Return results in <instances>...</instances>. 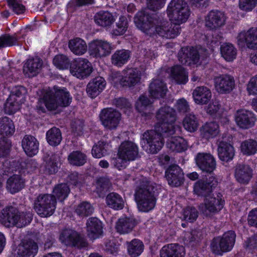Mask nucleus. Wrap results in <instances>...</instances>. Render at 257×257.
Instances as JSON below:
<instances>
[{
	"label": "nucleus",
	"instance_id": "nucleus-1",
	"mask_svg": "<svg viewBox=\"0 0 257 257\" xmlns=\"http://www.w3.org/2000/svg\"><path fill=\"white\" fill-rule=\"evenodd\" d=\"M137 27L150 36L157 34L164 37L163 33H167L169 22L160 18L157 15H150L147 11L139 12L134 18Z\"/></svg>",
	"mask_w": 257,
	"mask_h": 257
},
{
	"label": "nucleus",
	"instance_id": "nucleus-2",
	"mask_svg": "<svg viewBox=\"0 0 257 257\" xmlns=\"http://www.w3.org/2000/svg\"><path fill=\"white\" fill-rule=\"evenodd\" d=\"M155 188V183L147 180L141 181L136 187L134 197L140 211L148 212L154 208L156 202Z\"/></svg>",
	"mask_w": 257,
	"mask_h": 257
},
{
	"label": "nucleus",
	"instance_id": "nucleus-3",
	"mask_svg": "<svg viewBox=\"0 0 257 257\" xmlns=\"http://www.w3.org/2000/svg\"><path fill=\"white\" fill-rule=\"evenodd\" d=\"M32 219V213L20 212L12 206L4 208L0 213V222L8 227L16 226L21 228L29 224Z\"/></svg>",
	"mask_w": 257,
	"mask_h": 257
},
{
	"label": "nucleus",
	"instance_id": "nucleus-4",
	"mask_svg": "<svg viewBox=\"0 0 257 257\" xmlns=\"http://www.w3.org/2000/svg\"><path fill=\"white\" fill-rule=\"evenodd\" d=\"M156 118L158 122L155 127L160 128L162 132L168 134V136L175 134L177 130L180 131L178 126L173 125L177 119V113L173 108L168 106L161 107L157 111Z\"/></svg>",
	"mask_w": 257,
	"mask_h": 257
},
{
	"label": "nucleus",
	"instance_id": "nucleus-5",
	"mask_svg": "<svg viewBox=\"0 0 257 257\" xmlns=\"http://www.w3.org/2000/svg\"><path fill=\"white\" fill-rule=\"evenodd\" d=\"M43 100L47 108L52 110L59 106H68L71 102L72 98L66 88L61 89L54 86L53 89L44 91Z\"/></svg>",
	"mask_w": 257,
	"mask_h": 257
},
{
	"label": "nucleus",
	"instance_id": "nucleus-6",
	"mask_svg": "<svg viewBox=\"0 0 257 257\" xmlns=\"http://www.w3.org/2000/svg\"><path fill=\"white\" fill-rule=\"evenodd\" d=\"M168 134L161 132L160 128L155 127V130L148 131L144 133L142 141L147 152L151 154L157 153L164 144V137H168Z\"/></svg>",
	"mask_w": 257,
	"mask_h": 257
},
{
	"label": "nucleus",
	"instance_id": "nucleus-7",
	"mask_svg": "<svg viewBox=\"0 0 257 257\" xmlns=\"http://www.w3.org/2000/svg\"><path fill=\"white\" fill-rule=\"evenodd\" d=\"M56 203V199L53 195L40 194L35 200L34 208L39 215L47 217L54 213Z\"/></svg>",
	"mask_w": 257,
	"mask_h": 257
},
{
	"label": "nucleus",
	"instance_id": "nucleus-8",
	"mask_svg": "<svg viewBox=\"0 0 257 257\" xmlns=\"http://www.w3.org/2000/svg\"><path fill=\"white\" fill-rule=\"evenodd\" d=\"M167 13L174 22L182 24L186 22L190 11L187 3L183 0H172L168 6Z\"/></svg>",
	"mask_w": 257,
	"mask_h": 257
},
{
	"label": "nucleus",
	"instance_id": "nucleus-9",
	"mask_svg": "<svg viewBox=\"0 0 257 257\" xmlns=\"http://www.w3.org/2000/svg\"><path fill=\"white\" fill-rule=\"evenodd\" d=\"M236 234L233 231L225 232L222 236L215 237L210 244L211 251L216 255L230 251L235 243Z\"/></svg>",
	"mask_w": 257,
	"mask_h": 257
},
{
	"label": "nucleus",
	"instance_id": "nucleus-10",
	"mask_svg": "<svg viewBox=\"0 0 257 257\" xmlns=\"http://www.w3.org/2000/svg\"><path fill=\"white\" fill-rule=\"evenodd\" d=\"M91 63L85 58H79L75 59L70 67L71 73L78 78L83 79L92 72Z\"/></svg>",
	"mask_w": 257,
	"mask_h": 257
},
{
	"label": "nucleus",
	"instance_id": "nucleus-11",
	"mask_svg": "<svg viewBox=\"0 0 257 257\" xmlns=\"http://www.w3.org/2000/svg\"><path fill=\"white\" fill-rule=\"evenodd\" d=\"M99 117L103 126L107 129L112 130L117 126L121 114L113 108H107L101 110Z\"/></svg>",
	"mask_w": 257,
	"mask_h": 257
},
{
	"label": "nucleus",
	"instance_id": "nucleus-12",
	"mask_svg": "<svg viewBox=\"0 0 257 257\" xmlns=\"http://www.w3.org/2000/svg\"><path fill=\"white\" fill-rule=\"evenodd\" d=\"M89 53L94 58H101L108 55L112 50L111 44L104 40L96 39L89 44Z\"/></svg>",
	"mask_w": 257,
	"mask_h": 257
},
{
	"label": "nucleus",
	"instance_id": "nucleus-13",
	"mask_svg": "<svg viewBox=\"0 0 257 257\" xmlns=\"http://www.w3.org/2000/svg\"><path fill=\"white\" fill-rule=\"evenodd\" d=\"M218 184L217 180L213 176H210L206 180L197 181L194 187V192L198 196L205 198L211 196L212 189Z\"/></svg>",
	"mask_w": 257,
	"mask_h": 257
},
{
	"label": "nucleus",
	"instance_id": "nucleus-14",
	"mask_svg": "<svg viewBox=\"0 0 257 257\" xmlns=\"http://www.w3.org/2000/svg\"><path fill=\"white\" fill-rule=\"evenodd\" d=\"M223 207V200L219 196H210L204 199V203L200 205V211L206 216L219 212Z\"/></svg>",
	"mask_w": 257,
	"mask_h": 257
},
{
	"label": "nucleus",
	"instance_id": "nucleus-15",
	"mask_svg": "<svg viewBox=\"0 0 257 257\" xmlns=\"http://www.w3.org/2000/svg\"><path fill=\"white\" fill-rule=\"evenodd\" d=\"M198 167L203 172L211 173L216 168L215 158L210 153H199L195 157Z\"/></svg>",
	"mask_w": 257,
	"mask_h": 257
},
{
	"label": "nucleus",
	"instance_id": "nucleus-16",
	"mask_svg": "<svg viewBox=\"0 0 257 257\" xmlns=\"http://www.w3.org/2000/svg\"><path fill=\"white\" fill-rule=\"evenodd\" d=\"M165 176L169 185L172 187H179L184 183V173L177 165L170 166L166 170Z\"/></svg>",
	"mask_w": 257,
	"mask_h": 257
},
{
	"label": "nucleus",
	"instance_id": "nucleus-17",
	"mask_svg": "<svg viewBox=\"0 0 257 257\" xmlns=\"http://www.w3.org/2000/svg\"><path fill=\"white\" fill-rule=\"evenodd\" d=\"M235 120L239 127L248 129L254 125L256 118L252 112L241 109L236 111L235 114Z\"/></svg>",
	"mask_w": 257,
	"mask_h": 257
},
{
	"label": "nucleus",
	"instance_id": "nucleus-18",
	"mask_svg": "<svg viewBox=\"0 0 257 257\" xmlns=\"http://www.w3.org/2000/svg\"><path fill=\"white\" fill-rule=\"evenodd\" d=\"M216 90L220 93H228L231 92L235 86L234 77L228 74H223L214 78Z\"/></svg>",
	"mask_w": 257,
	"mask_h": 257
},
{
	"label": "nucleus",
	"instance_id": "nucleus-19",
	"mask_svg": "<svg viewBox=\"0 0 257 257\" xmlns=\"http://www.w3.org/2000/svg\"><path fill=\"white\" fill-rule=\"evenodd\" d=\"M117 155L127 161H134L139 156L138 148L133 142L125 141L119 146Z\"/></svg>",
	"mask_w": 257,
	"mask_h": 257
},
{
	"label": "nucleus",
	"instance_id": "nucleus-20",
	"mask_svg": "<svg viewBox=\"0 0 257 257\" xmlns=\"http://www.w3.org/2000/svg\"><path fill=\"white\" fill-rule=\"evenodd\" d=\"M38 250L36 242L32 239L25 240L18 246L16 257H34Z\"/></svg>",
	"mask_w": 257,
	"mask_h": 257
},
{
	"label": "nucleus",
	"instance_id": "nucleus-21",
	"mask_svg": "<svg viewBox=\"0 0 257 257\" xmlns=\"http://www.w3.org/2000/svg\"><path fill=\"white\" fill-rule=\"evenodd\" d=\"M178 59L184 65H190L197 64L199 60V55L198 51L193 47H184L179 52Z\"/></svg>",
	"mask_w": 257,
	"mask_h": 257
},
{
	"label": "nucleus",
	"instance_id": "nucleus-22",
	"mask_svg": "<svg viewBox=\"0 0 257 257\" xmlns=\"http://www.w3.org/2000/svg\"><path fill=\"white\" fill-rule=\"evenodd\" d=\"M225 17L219 11H211L205 17V26L210 30H215L225 24Z\"/></svg>",
	"mask_w": 257,
	"mask_h": 257
},
{
	"label": "nucleus",
	"instance_id": "nucleus-23",
	"mask_svg": "<svg viewBox=\"0 0 257 257\" xmlns=\"http://www.w3.org/2000/svg\"><path fill=\"white\" fill-rule=\"evenodd\" d=\"M237 40L239 45L245 43L248 48L257 49V28L240 32L237 37Z\"/></svg>",
	"mask_w": 257,
	"mask_h": 257
},
{
	"label": "nucleus",
	"instance_id": "nucleus-24",
	"mask_svg": "<svg viewBox=\"0 0 257 257\" xmlns=\"http://www.w3.org/2000/svg\"><path fill=\"white\" fill-rule=\"evenodd\" d=\"M217 151L219 159L225 162L232 160L234 156V148L223 139L218 141Z\"/></svg>",
	"mask_w": 257,
	"mask_h": 257
},
{
	"label": "nucleus",
	"instance_id": "nucleus-25",
	"mask_svg": "<svg viewBox=\"0 0 257 257\" xmlns=\"http://www.w3.org/2000/svg\"><path fill=\"white\" fill-rule=\"evenodd\" d=\"M43 62L38 57L28 59L23 66L24 74L28 77L36 76L40 71Z\"/></svg>",
	"mask_w": 257,
	"mask_h": 257
},
{
	"label": "nucleus",
	"instance_id": "nucleus-26",
	"mask_svg": "<svg viewBox=\"0 0 257 257\" xmlns=\"http://www.w3.org/2000/svg\"><path fill=\"white\" fill-rule=\"evenodd\" d=\"M106 82L102 77H96L92 79L87 84L86 92L91 98H95L103 90Z\"/></svg>",
	"mask_w": 257,
	"mask_h": 257
},
{
	"label": "nucleus",
	"instance_id": "nucleus-27",
	"mask_svg": "<svg viewBox=\"0 0 257 257\" xmlns=\"http://www.w3.org/2000/svg\"><path fill=\"white\" fill-rule=\"evenodd\" d=\"M160 257H184L185 250L182 245L171 243L164 246L160 252Z\"/></svg>",
	"mask_w": 257,
	"mask_h": 257
},
{
	"label": "nucleus",
	"instance_id": "nucleus-28",
	"mask_svg": "<svg viewBox=\"0 0 257 257\" xmlns=\"http://www.w3.org/2000/svg\"><path fill=\"white\" fill-rule=\"evenodd\" d=\"M211 90L202 86L196 87L193 91L192 96L195 103L199 105L207 104L211 98Z\"/></svg>",
	"mask_w": 257,
	"mask_h": 257
},
{
	"label": "nucleus",
	"instance_id": "nucleus-29",
	"mask_svg": "<svg viewBox=\"0 0 257 257\" xmlns=\"http://www.w3.org/2000/svg\"><path fill=\"white\" fill-rule=\"evenodd\" d=\"M45 171L49 174L57 173L59 168V158L57 155L52 152H47L43 156Z\"/></svg>",
	"mask_w": 257,
	"mask_h": 257
},
{
	"label": "nucleus",
	"instance_id": "nucleus-30",
	"mask_svg": "<svg viewBox=\"0 0 257 257\" xmlns=\"http://www.w3.org/2000/svg\"><path fill=\"white\" fill-rule=\"evenodd\" d=\"M86 230L90 239L94 240L98 238L102 233L101 222L95 217L89 218L86 223Z\"/></svg>",
	"mask_w": 257,
	"mask_h": 257
},
{
	"label": "nucleus",
	"instance_id": "nucleus-31",
	"mask_svg": "<svg viewBox=\"0 0 257 257\" xmlns=\"http://www.w3.org/2000/svg\"><path fill=\"white\" fill-rule=\"evenodd\" d=\"M123 79L121 86L132 87L138 84L141 79L139 70L135 68H128L123 71Z\"/></svg>",
	"mask_w": 257,
	"mask_h": 257
},
{
	"label": "nucleus",
	"instance_id": "nucleus-32",
	"mask_svg": "<svg viewBox=\"0 0 257 257\" xmlns=\"http://www.w3.org/2000/svg\"><path fill=\"white\" fill-rule=\"evenodd\" d=\"M22 145L26 154L32 157L38 152L39 143L38 140L31 135H26L24 137Z\"/></svg>",
	"mask_w": 257,
	"mask_h": 257
},
{
	"label": "nucleus",
	"instance_id": "nucleus-33",
	"mask_svg": "<svg viewBox=\"0 0 257 257\" xmlns=\"http://www.w3.org/2000/svg\"><path fill=\"white\" fill-rule=\"evenodd\" d=\"M167 90L166 84L159 79L154 80L150 84L149 93L150 96L155 99L164 98Z\"/></svg>",
	"mask_w": 257,
	"mask_h": 257
},
{
	"label": "nucleus",
	"instance_id": "nucleus-34",
	"mask_svg": "<svg viewBox=\"0 0 257 257\" xmlns=\"http://www.w3.org/2000/svg\"><path fill=\"white\" fill-rule=\"evenodd\" d=\"M137 224L136 221L130 217L119 218L116 223L115 228L120 234H127L134 229Z\"/></svg>",
	"mask_w": 257,
	"mask_h": 257
},
{
	"label": "nucleus",
	"instance_id": "nucleus-35",
	"mask_svg": "<svg viewBox=\"0 0 257 257\" xmlns=\"http://www.w3.org/2000/svg\"><path fill=\"white\" fill-rule=\"evenodd\" d=\"M25 179L20 175L15 174L7 181L6 188L12 194L18 192L25 186Z\"/></svg>",
	"mask_w": 257,
	"mask_h": 257
},
{
	"label": "nucleus",
	"instance_id": "nucleus-36",
	"mask_svg": "<svg viewBox=\"0 0 257 257\" xmlns=\"http://www.w3.org/2000/svg\"><path fill=\"white\" fill-rule=\"evenodd\" d=\"M235 176L240 183H247L252 176V170L249 166L244 164H238L235 170Z\"/></svg>",
	"mask_w": 257,
	"mask_h": 257
},
{
	"label": "nucleus",
	"instance_id": "nucleus-37",
	"mask_svg": "<svg viewBox=\"0 0 257 257\" xmlns=\"http://www.w3.org/2000/svg\"><path fill=\"white\" fill-rule=\"evenodd\" d=\"M68 47L71 52L77 56L84 54L87 50L86 43L80 38L70 40L68 42Z\"/></svg>",
	"mask_w": 257,
	"mask_h": 257
},
{
	"label": "nucleus",
	"instance_id": "nucleus-38",
	"mask_svg": "<svg viewBox=\"0 0 257 257\" xmlns=\"http://www.w3.org/2000/svg\"><path fill=\"white\" fill-rule=\"evenodd\" d=\"M94 21L98 25L108 28L114 23L115 19L110 13L107 11H100L95 14Z\"/></svg>",
	"mask_w": 257,
	"mask_h": 257
},
{
	"label": "nucleus",
	"instance_id": "nucleus-39",
	"mask_svg": "<svg viewBox=\"0 0 257 257\" xmlns=\"http://www.w3.org/2000/svg\"><path fill=\"white\" fill-rule=\"evenodd\" d=\"M131 51L121 49L116 51L111 56V63L114 66L121 67L125 64L131 57Z\"/></svg>",
	"mask_w": 257,
	"mask_h": 257
},
{
	"label": "nucleus",
	"instance_id": "nucleus-40",
	"mask_svg": "<svg viewBox=\"0 0 257 257\" xmlns=\"http://www.w3.org/2000/svg\"><path fill=\"white\" fill-rule=\"evenodd\" d=\"M107 205L114 210H121L124 206V201L122 197L118 193L111 192L106 197Z\"/></svg>",
	"mask_w": 257,
	"mask_h": 257
},
{
	"label": "nucleus",
	"instance_id": "nucleus-41",
	"mask_svg": "<svg viewBox=\"0 0 257 257\" xmlns=\"http://www.w3.org/2000/svg\"><path fill=\"white\" fill-rule=\"evenodd\" d=\"M219 132V126L215 122H207L200 129L201 135L206 139L215 137Z\"/></svg>",
	"mask_w": 257,
	"mask_h": 257
},
{
	"label": "nucleus",
	"instance_id": "nucleus-42",
	"mask_svg": "<svg viewBox=\"0 0 257 257\" xmlns=\"http://www.w3.org/2000/svg\"><path fill=\"white\" fill-rule=\"evenodd\" d=\"M167 147L173 152H181L187 148V144L183 138H172L167 144Z\"/></svg>",
	"mask_w": 257,
	"mask_h": 257
},
{
	"label": "nucleus",
	"instance_id": "nucleus-43",
	"mask_svg": "<svg viewBox=\"0 0 257 257\" xmlns=\"http://www.w3.org/2000/svg\"><path fill=\"white\" fill-rule=\"evenodd\" d=\"M171 76L179 84H184L188 81V74L185 69L180 65L174 66L171 70Z\"/></svg>",
	"mask_w": 257,
	"mask_h": 257
},
{
	"label": "nucleus",
	"instance_id": "nucleus-44",
	"mask_svg": "<svg viewBox=\"0 0 257 257\" xmlns=\"http://www.w3.org/2000/svg\"><path fill=\"white\" fill-rule=\"evenodd\" d=\"M127 252L132 257H137L143 251L144 245L142 241L134 239L126 242Z\"/></svg>",
	"mask_w": 257,
	"mask_h": 257
},
{
	"label": "nucleus",
	"instance_id": "nucleus-45",
	"mask_svg": "<svg viewBox=\"0 0 257 257\" xmlns=\"http://www.w3.org/2000/svg\"><path fill=\"white\" fill-rule=\"evenodd\" d=\"M183 125L187 131L191 133L194 132L199 126L198 118L194 113H189L184 118Z\"/></svg>",
	"mask_w": 257,
	"mask_h": 257
},
{
	"label": "nucleus",
	"instance_id": "nucleus-46",
	"mask_svg": "<svg viewBox=\"0 0 257 257\" xmlns=\"http://www.w3.org/2000/svg\"><path fill=\"white\" fill-rule=\"evenodd\" d=\"M62 138L60 130L56 127L51 128L46 133L47 142L52 146H57L59 145Z\"/></svg>",
	"mask_w": 257,
	"mask_h": 257
},
{
	"label": "nucleus",
	"instance_id": "nucleus-47",
	"mask_svg": "<svg viewBox=\"0 0 257 257\" xmlns=\"http://www.w3.org/2000/svg\"><path fill=\"white\" fill-rule=\"evenodd\" d=\"M15 128L13 121L5 116L0 118V134L12 136L15 132Z\"/></svg>",
	"mask_w": 257,
	"mask_h": 257
},
{
	"label": "nucleus",
	"instance_id": "nucleus-48",
	"mask_svg": "<svg viewBox=\"0 0 257 257\" xmlns=\"http://www.w3.org/2000/svg\"><path fill=\"white\" fill-rule=\"evenodd\" d=\"M68 160L71 165L81 166L86 162L87 157L80 151H73L68 156Z\"/></svg>",
	"mask_w": 257,
	"mask_h": 257
},
{
	"label": "nucleus",
	"instance_id": "nucleus-49",
	"mask_svg": "<svg viewBox=\"0 0 257 257\" xmlns=\"http://www.w3.org/2000/svg\"><path fill=\"white\" fill-rule=\"evenodd\" d=\"M240 150L244 155H253L257 151V142L251 139L245 140L241 143Z\"/></svg>",
	"mask_w": 257,
	"mask_h": 257
},
{
	"label": "nucleus",
	"instance_id": "nucleus-50",
	"mask_svg": "<svg viewBox=\"0 0 257 257\" xmlns=\"http://www.w3.org/2000/svg\"><path fill=\"white\" fill-rule=\"evenodd\" d=\"M78 236V233L73 230L66 229L61 232L60 235V240L66 245L71 246L76 238Z\"/></svg>",
	"mask_w": 257,
	"mask_h": 257
},
{
	"label": "nucleus",
	"instance_id": "nucleus-51",
	"mask_svg": "<svg viewBox=\"0 0 257 257\" xmlns=\"http://www.w3.org/2000/svg\"><path fill=\"white\" fill-rule=\"evenodd\" d=\"M220 51L222 57L226 60L230 61L235 58L236 50L231 44H224L221 46Z\"/></svg>",
	"mask_w": 257,
	"mask_h": 257
},
{
	"label": "nucleus",
	"instance_id": "nucleus-52",
	"mask_svg": "<svg viewBox=\"0 0 257 257\" xmlns=\"http://www.w3.org/2000/svg\"><path fill=\"white\" fill-rule=\"evenodd\" d=\"M111 187L109 179L106 177H100L96 182V191L100 197L109 190Z\"/></svg>",
	"mask_w": 257,
	"mask_h": 257
},
{
	"label": "nucleus",
	"instance_id": "nucleus-53",
	"mask_svg": "<svg viewBox=\"0 0 257 257\" xmlns=\"http://www.w3.org/2000/svg\"><path fill=\"white\" fill-rule=\"evenodd\" d=\"M69 192L70 189L67 184L62 183L55 186L53 189V195L62 201L68 196Z\"/></svg>",
	"mask_w": 257,
	"mask_h": 257
},
{
	"label": "nucleus",
	"instance_id": "nucleus-54",
	"mask_svg": "<svg viewBox=\"0 0 257 257\" xmlns=\"http://www.w3.org/2000/svg\"><path fill=\"white\" fill-rule=\"evenodd\" d=\"M94 211L93 206L87 202L79 204L75 209V212L80 217H86L92 214Z\"/></svg>",
	"mask_w": 257,
	"mask_h": 257
},
{
	"label": "nucleus",
	"instance_id": "nucleus-55",
	"mask_svg": "<svg viewBox=\"0 0 257 257\" xmlns=\"http://www.w3.org/2000/svg\"><path fill=\"white\" fill-rule=\"evenodd\" d=\"M128 23L126 18L121 16L116 23V28L113 30V34L116 36L123 35L127 30Z\"/></svg>",
	"mask_w": 257,
	"mask_h": 257
},
{
	"label": "nucleus",
	"instance_id": "nucleus-56",
	"mask_svg": "<svg viewBox=\"0 0 257 257\" xmlns=\"http://www.w3.org/2000/svg\"><path fill=\"white\" fill-rule=\"evenodd\" d=\"M53 62L54 65L59 69H67L70 65V60L66 56L64 55L55 56Z\"/></svg>",
	"mask_w": 257,
	"mask_h": 257
},
{
	"label": "nucleus",
	"instance_id": "nucleus-57",
	"mask_svg": "<svg viewBox=\"0 0 257 257\" xmlns=\"http://www.w3.org/2000/svg\"><path fill=\"white\" fill-rule=\"evenodd\" d=\"M181 28L180 24L176 22L173 23H169V26L167 29L166 33H163L164 38L167 39H173L175 38L180 33Z\"/></svg>",
	"mask_w": 257,
	"mask_h": 257
},
{
	"label": "nucleus",
	"instance_id": "nucleus-58",
	"mask_svg": "<svg viewBox=\"0 0 257 257\" xmlns=\"http://www.w3.org/2000/svg\"><path fill=\"white\" fill-rule=\"evenodd\" d=\"M92 156L96 158H100L107 153L106 144L104 142L99 141L92 149Z\"/></svg>",
	"mask_w": 257,
	"mask_h": 257
},
{
	"label": "nucleus",
	"instance_id": "nucleus-59",
	"mask_svg": "<svg viewBox=\"0 0 257 257\" xmlns=\"http://www.w3.org/2000/svg\"><path fill=\"white\" fill-rule=\"evenodd\" d=\"M152 103L153 102L147 96L141 95L136 101L135 106L138 111L144 112Z\"/></svg>",
	"mask_w": 257,
	"mask_h": 257
},
{
	"label": "nucleus",
	"instance_id": "nucleus-60",
	"mask_svg": "<svg viewBox=\"0 0 257 257\" xmlns=\"http://www.w3.org/2000/svg\"><path fill=\"white\" fill-rule=\"evenodd\" d=\"M183 218L190 222H193L198 217V212L194 207L188 206L183 211Z\"/></svg>",
	"mask_w": 257,
	"mask_h": 257
},
{
	"label": "nucleus",
	"instance_id": "nucleus-61",
	"mask_svg": "<svg viewBox=\"0 0 257 257\" xmlns=\"http://www.w3.org/2000/svg\"><path fill=\"white\" fill-rule=\"evenodd\" d=\"M3 166V170L5 172L13 173L17 171L20 169V164L19 162L15 160H5L2 162Z\"/></svg>",
	"mask_w": 257,
	"mask_h": 257
},
{
	"label": "nucleus",
	"instance_id": "nucleus-62",
	"mask_svg": "<svg viewBox=\"0 0 257 257\" xmlns=\"http://www.w3.org/2000/svg\"><path fill=\"white\" fill-rule=\"evenodd\" d=\"M11 144L8 139L3 136L0 137V158L7 157L10 153Z\"/></svg>",
	"mask_w": 257,
	"mask_h": 257
},
{
	"label": "nucleus",
	"instance_id": "nucleus-63",
	"mask_svg": "<svg viewBox=\"0 0 257 257\" xmlns=\"http://www.w3.org/2000/svg\"><path fill=\"white\" fill-rule=\"evenodd\" d=\"M23 102L18 99H14L10 100V97L7 99L5 106L6 108L10 113H14L19 109L20 104Z\"/></svg>",
	"mask_w": 257,
	"mask_h": 257
},
{
	"label": "nucleus",
	"instance_id": "nucleus-64",
	"mask_svg": "<svg viewBox=\"0 0 257 257\" xmlns=\"http://www.w3.org/2000/svg\"><path fill=\"white\" fill-rule=\"evenodd\" d=\"M177 111L180 113H186L190 110L189 104L187 101L184 98L178 99L175 105Z\"/></svg>",
	"mask_w": 257,
	"mask_h": 257
}]
</instances>
